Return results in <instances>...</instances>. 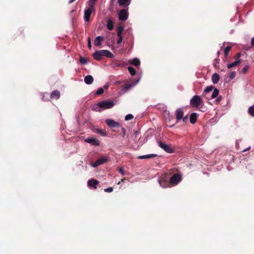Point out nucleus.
<instances>
[{
    "mask_svg": "<svg viewBox=\"0 0 254 254\" xmlns=\"http://www.w3.org/2000/svg\"><path fill=\"white\" fill-rule=\"evenodd\" d=\"M87 46L89 49H91L92 45H91V40H90V38H88V39Z\"/></svg>",
    "mask_w": 254,
    "mask_h": 254,
    "instance_id": "58836bf2",
    "label": "nucleus"
},
{
    "mask_svg": "<svg viewBox=\"0 0 254 254\" xmlns=\"http://www.w3.org/2000/svg\"><path fill=\"white\" fill-rule=\"evenodd\" d=\"M119 172L123 175H125L124 170L123 168H120L119 169Z\"/></svg>",
    "mask_w": 254,
    "mask_h": 254,
    "instance_id": "ea45409f",
    "label": "nucleus"
},
{
    "mask_svg": "<svg viewBox=\"0 0 254 254\" xmlns=\"http://www.w3.org/2000/svg\"><path fill=\"white\" fill-rule=\"evenodd\" d=\"M250 148H251V147H250V146H249V147H248L247 148H246V149H245L243 150L242 151V152H245V151H247V150H249Z\"/></svg>",
    "mask_w": 254,
    "mask_h": 254,
    "instance_id": "49530a36",
    "label": "nucleus"
},
{
    "mask_svg": "<svg viewBox=\"0 0 254 254\" xmlns=\"http://www.w3.org/2000/svg\"><path fill=\"white\" fill-rule=\"evenodd\" d=\"M158 145L160 147L168 153L173 152V149L171 147L170 145L167 144L162 141H158Z\"/></svg>",
    "mask_w": 254,
    "mask_h": 254,
    "instance_id": "0eeeda50",
    "label": "nucleus"
},
{
    "mask_svg": "<svg viewBox=\"0 0 254 254\" xmlns=\"http://www.w3.org/2000/svg\"><path fill=\"white\" fill-rule=\"evenodd\" d=\"M251 44L252 46H254V37L252 39Z\"/></svg>",
    "mask_w": 254,
    "mask_h": 254,
    "instance_id": "a18cd8bd",
    "label": "nucleus"
},
{
    "mask_svg": "<svg viewBox=\"0 0 254 254\" xmlns=\"http://www.w3.org/2000/svg\"><path fill=\"white\" fill-rule=\"evenodd\" d=\"M181 180V176L179 174H175L170 179V184L173 185L178 184Z\"/></svg>",
    "mask_w": 254,
    "mask_h": 254,
    "instance_id": "423d86ee",
    "label": "nucleus"
},
{
    "mask_svg": "<svg viewBox=\"0 0 254 254\" xmlns=\"http://www.w3.org/2000/svg\"><path fill=\"white\" fill-rule=\"evenodd\" d=\"M156 156H157V154H148V155H145L139 156L138 157V159H149L151 158L155 157Z\"/></svg>",
    "mask_w": 254,
    "mask_h": 254,
    "instance_id": "412c9836",
    "label": "nucleus"
},
{
    "mask_svg": "<svg viewBox=\"0 0 254 254\" xmlns=\"http://www.w3.org/2000/svg\"><path fill=\"white\" fill-rule=\"evenodd\" d=\"M159 183L163 188H166L170 186V182H168L164 177L161 178L159 180Z\"/></svg>",
    "mask_w": 254,
    "mask_h": 254,
    "instance_id": "4468645a",
    "label": "nucleus"
},
{
    "mask_svg": "<svg viewBox=\"0 0 254 254\" xmlns=\"http://www.w3.org/2000/svg\"><path fill=\"white\" fill-rule=\"evenodd\" d=\"M211 91H213L211 95L210 98H209L208 99H214L217 97L219 93V91L217 88H214V86L212 85H210L207 86L205 88L203 93L208 94L210 93Z\"/></svg>",
    "mask_w": 254,
    "mask_h": 254,
    "instance_id": "f03ea898",
    "label": "nucleus"
},
{
    "mask_svg": "<svg viewBox=\"0 0 254 254\" xmlns=\"http://www.w3.org/2000/svg\"><path fill=\"white\" fill-rule=\"evenodd\" d=\"M99 108H100V107L98 106V103L94 105L92 107V110L95 111H100Z\"/></svg>",
    "mask_w": 254,
    "mask_h": 254,
    "instance_id": "72a5a7b5",
    "label": "nucleus"
},
{
    "mask_svg": "<svg viewBox=\"0 0 254 254\" xmlns=\"http://www.w3.org/2000/svg\"><path fill=\"white\" fill-rule=\"evenodd\" d=\"M187 120V117H185L183 118V121L186 122Z\"/></svg>",
    "mask_w": 254,
    "mask_h": 254,
    "instance_id": "3c124183",
    "label": "nucleus"
},
{
    "mask_svg": "<svg viewBox=\"0 0 254 254\" xmlns=\"http://www.w3.org/2000/svg\"><path fill=\"white\" fill-rule=\"evenodd\" d=\"M88 185L90 187H93L94 189L97 188V185L99 184V182L95 179L89 180L88 181Z\"/></svg>",
    "mask_w": 254,
    "mask_h": 254,
    "instance_id": "dca6fc26",
    "label": "nucleus"
},
{
    "mask_svg": "<svg viewBox=\"0 0 254 254\" xmlns=\"http://www.w3.org/2000/svg\"><path fill=\"white\" fill-rule=\"evenodd\" d=\"M202 99L200 96L194 95L191 98V107L201 108L203 106Z\"/></svg>",
    "mask_w": 254,
    "mask_h": 254,
    "instance_id": "7ed1b4c3",
    "label": "nucleus"
},
{
    "mask_svg": "<svg viewBox=\"0 0 254 254\" xmlns=\"http://www.w3.org/2000/svg\"><path fill=\"white\" fill-rule=\"evenodd\" d=\"M248 68H249L248 65L245 66L244 67V68L243 69V71L244 73H246L247 72V71L248 70Z\"/></svg>",
    "mask_w": 254,
    "mask_h": 254,
    "instance_id": "79ce46f5",
    "label": "nucleus"
},
{
    "mask_svg": "<svg viewBox=\"0 0 254 254\" xmlns=\"http://www.w3.org/2000/svg\"><path fill=\"white\" fill-rule=\"evenodd\" d=\"M105 123L109 126V127L111 128H119L121 127L120 123L116 122L112 119L106 120Z\"/></svg>",
    "mask_w": 254,
    "mask_h": 254,
    "instance_id": "6e6552de",
    "label": "nucleus"
},
{
    "mask_svg": "<svg viewBox=\"0 0 254 254\" xmlns=\"http://www.w3.org/2000/svg\"><path fill=\"white\" fill-rule=\"evenodd\" d=\"M75 0H69V1H68V3L69 4H70V3H72V2H73Z\"/></svg>",
    "mask_w": 254,
    "mask_h": 254,
    "instance_id": "de8ad7c7",
    "label": "nucleus"
},
{
    "mask_svg": "<svg viewBox=\"0 0 254 254\" xmlns=\"http://www.w3.org/2000/svg\"><path fill=\"white\" fill-rule=\"evenodd\" d=\"M138 81V79L134 82L126 84L123 86V90L124 92L128 91L131 88L134 86Z\"/></svg>",
    "mask_w": 254,
    "mask_h": 254,
    "instance_id": "ddd939ff",
    "label": "nucleus"
},
{
    "mask_svg": "<svg viewBox=\"0 0 254 254\" xmlns=\"http://www.w3.org/2000/svg\"><path fill=\"white\" fill-rule=\"evenodd\" d=\"M197 117V114L196 113H191V124H193L196 122Z\"/></svg>",
    "mask_w": 254,
    "mask_h": 254,
    "instance_id": "b1692460",
    "label": "nucleus"
},
{
    "mask_svg": "<svg viewBox=\"0 0 254 254\" xmlns=\"http://www.w3.org/2000/svg\"><path fill=\"white\" fill-rule=\"evenodd\" d=\"M79 62L81 64H86L87 63V60L83 57H80V58L79 59Z\"/></svg>",
    "mask_w": 254,
    "mask_h": 254,
    "instance_id": "c756f323",
    "label": "nucleus"
},
{
    "mask_svg": "<svg viewBox=\"0 0 254 254\" xmlns=\"http://www.w3.org/2000/svg\"><path fill=\"white\" fill-rule=\"evenodd\" d=\"M220 79L219 75L217 73H214L212 74L211 80L212 82L214 84H216L218 82Z\"/></svg>",
    "mask_w": 254,
    "mask_h": 254,
    "instance_id": "a211bd4d",
    "label": "nucleus"
},
{
    "mask_svg": "<svg viewBox=\"0 0 254 254\" xmlns=\"http://www.w3.org/2000/svg\"><path fill=\"white\" fill-rule=\"evenodd\" d=\"M219 58H216L213 62V65L214 67H216L217 66V64H219Z\"/></svg>",
    "mask_w": 254,
    "mask_h": 254,
    "instance_id": "c9c22d12",
    "label": "nucleus"
},
{
    "mask_svg": "<svg viewBox=\"0 0 254 254\" xmlns=\"http://www.w3.org/2000/svg\"><path fill=\"white\" fill-rule=\"evenodd\" d=\"M98 133L102 135H105V133L102 130H98Z\"/></svg>",
    "mask_w": 254,
    "mask_h": 254,
    "instance_id": "a19ab883",
    "label": "nucleus"
},
{
    "mask_svg": "<svg viewBox=\"0 0 254 254\" xmlns=\"http://www.w3.org/2000/svg\"><path fill=\"white\" fill-rule=\"evenodd\" d=\"M94 78L92 76L88 75L84 77V82L87 84H91L93 83Z\"/></svg>",
    "mask_w": 254,
    "mask_h": 254,
    "instance_id": "f3484780",
    "label": "nucleus"
},
{
    "mask_svg": "<svg viewBox=\"0 0 254 254\" xmlns=\"http://www.w3.org/2000/svg\"><path fill=\"white\" fill-rule=\"evenodd\" d=\"M44 98H46V97H45V95L44 94V95L43 96V99L44 100Z\"/></svg>",
    "mask_w": 254,
    "mask_h": 254,
    "instance_id": "5fc2aeb1",
    "label": "nucleus"
},
{
    "mask_svg": "<svg viewBox=\"0 0 254 254\" xmlns=\"http://www.w3.org/2000/svg\"><path fill=\"white\" fill-rule=\"evenodd\" d=\"M231 49V47L230 46H227L224 50V54L225 57H227L229 52Z\"/></svg>",
    "mask_w": 254,
    "mask_h": 254,
    "instance_id": "c85d7f7f",
    "label": "nucleus"
},
{
    "mask_svg": "<svg viewBox=\"0 0 254 254\" xmlns=\"http://www.w3.org/2000/svg\"><path fill=\"white\" fill-rule=\"evenodd\" d=\"M222 99V97L221 96H219L217 98V99L216 100V102H220Z\"/></svg>",
    "mask_w": 254,
    "mask_h": 254,
    "instance_id": "c03bdc74",
    "label": "nucleus"
},
{
    "mask_svg": "<svg viewBox=\"0 0 254 254\" xmlns=\"http://www.w3.org/2000/svg\"><path fill=\"white\" fill-rule=\"evenodd\" d=\"M130 0H118V3L122 6H127L129 4Z\"/></svg>",
    "mask_w": 254,
    "mask_h": 254,
    "instance_id": "4be33fe9",
    "label": "nucleus"
},
{
    "mask_svg": "<svg viewBox=\"0 0 254 254\" xmlns=\"http://www.w3.org/2000/svg\"><path fill=\"white\" fill-rule=\"evenodd\" d=\"M104 93V90L102 88H99L97 91L96 94L97 95H100Z\"/></svg>",
    "mask_w": 254,
    "mask_h": 254,
    "instance_id": "473e14b6",
    "label": "nucleus"
},
{
    "mask_svg": "<svg viewBox=\"0 0 254 254\" xmlns=\"http://www.w3.org/2000/svg\"><path fill=\"white\" fill-rule=\"evenodd\" d=\"M113 190V188L112 187H110L107 189H105L104 190V191L106 192H111Z\"/></svg>",
    "mask_w": 254,
    "mask_h": 254,
    "instance_id": "e433bc0d",
    "label": "nucleus"
},
{
    "mask_svg": "<svg viewBox=\"0 0 254 254\" xmlns=\"http://www.w3.org/2000/svg\"><path fill=\"white\" fill-rule=\"evenodd\" d=\"M95 10V7H92V6H88V7L85 9L84 14V19L86 22H88L90 20L91 14L92 12Z\"/></svg>",
    "mask_w": 254,
    "mask_h": 254,
    "instance_id": "20e7f679",
    "label": "nucleus"
},
{
    "mask_svg": "<svg viewBox=\"0 0 254 254\" xmlns=\"http://www.w3.org/2000/svg\"><path fill=\"white\" fill-rule=\"evenodd\" d=\"M122 132H123V136H124L126 134V129H125V128L122 127Z\"/></svg>",
    "mask_w": 254,
    "mask_h": 254,
    "instance_id": "37998d69",
    "label": "nucleus"
},
{
    "mask_svg": "<svg viewBox=\"0 0 254 254\" xmlns=\"http://www.w3.org/2000/svg\"><path fill=\"white\" fill-rule=\"evenodd\" d=\"M85 141L87 143H90L93 145L99 146L100 141L98 139L95 138H87L85 139Z\"/></svg>",
    "mask_w": 254,
    "mask_h": 254,
    "instance_id": "9b49d317",
    "label": "nucleus"
},
{
    "mask_svg": "<svg viewBox=\"0 0 254 254\" xmlns=\"http://www.w3.org/2000/svg\"><path fill=\"white\" fill-rule=\"evenodd\" d=\"M108 160L109 159L107 157H102L99 158L93 163V167H97L98 166L107 162Z\"/></svg>",
    "mask_w": 254,
    "mask_h": 254,
    "instance_id": "9d476101",
    "label": "nucleus"
},
{
    "mask_svg": "<svg viewBox=\"0 0 254 254\" xmlns=\"http://www.w3.org/2000/svg\"><path fill=\"white\" fill-rule=\"evenodd\" d=\"M94 59L97 61H100L103 57H106L109 58H113L114 56L109 51L102 50L96 51L93 54Z\"/></svg>",
    "mask_w": 254,
    "mask_h": 254,
    "instance_id": "f257e3e1",
    "label": "nucleus"
},
{
    "mask_svg": "<svg viewBox=\"0 0 254 254\" xmlns=\"http://www.w3.org/2000/svg\"><path fill=\"white\" fill-rule=\"evenodd\" d=\"M249 114L254 117V106H251L248 109Z\"/></svg>",
    "mask_w": 254,
    "mask_h": 254,
    "instance_id": "cd10ccee",
    "label": "nucleus"
},
{
    "mask_svg": "<svg viewBox=\"0 0 254 254\" xmlns=\"http://www.w3.org/2000/svg\"><path fill=\"white\" fill-rule=\"evenodd\" d=\"M124 27L123 26H118L117 29V35L119 36L120 35H122V33L123 31H124Z\"/></svg>",
    "mask_w": 254,
    "mask_h": 254,
    "instance_id": "a878e982",
    "label": "nucleus"
},
{
    "mask_svg": "<svg viewBox=\"0 0 254 254\" xmlns=\"http://www.w3.org/2000/svg\"><path fill=\"white\" fill-rule=\"evenodd\" d=\"M240 57H241V53H238L236 55L237 60L235 62L232 63L228 64H227L228 68H231L232 67L236 66L240 62Z\"/></svg>",
    "mask_w": 254,
    "mask_h": 254,
    "instance_id": "f8f14e48",
    "label": "nucleus"
},
{
    "mask_svg": "<svg viewBox=\"0 0 254 254\" xmlns=\"http://www.w3.org/2000/svg\"><path fill=\"white\" fill-rule=\"evenodd\" d=\"M127 69H128L129 72L132 76H133L136 74L135 69L132 66H128Z\"/></svg>",
    "mask_w": 254,
    "mask_h": 254,
    "instance_id": "bb28decb",
    "label": "nucleus"
},
{
    "mask_svg": "<svg viewBox=\"0 0 254 254\" xmlns=\"http://www.w3.org/2000/svg\"><path fill=\"white\" fill-rule=\"evenodd\" d=\"M118 36L119 37V39L117 40V44H119L121 43V42H122V41H123V37H122V35H120Z\"/></svg>",
    "mask_w": 254,
    "mask_h": 254,
    "instance_id": "4c0bfd02",
    "label": "nucleus"
},
{
    "mask_svg": "<svg viewBox=\"0 0 254 254\" xmlns=\"http://www.w3.org/2000/svg\"><path fill=\"white\" fill-rule=\"evenodd\" d=\"M104 38L103 37L101 36H97L94 41V44L95 45L97 46H100L101 44V42L103 41Z\"/></svg>",
    "mask_w": 254,
    "mask_h": 254,
    "instance_id": "aec40b11",
    "label": "nucleus"
},
{
    "mask_svg": "<svg viewBox=\"0 0 254 254\" xmlns=\"http://www.w3.org/2000/svg\"><path fill=\"white\" fill-rule=\"evenodd\" d=\"M133 118V115H132L131 114H128V115H127L126 116L125 120L126 121H129V120H130L132 119Z\"/></svg>",
    "mask_w": 254,
    "mask_h": 254,
    "instance_id": "f704fd0d",
    "label": "nucleus"
},
{
    "mask_svg": "<svg viewBox=\"0 0 254 254\" xmlns=\"http://www.w3.org/2000/svg\"><path fill=\"white\" fill-rule=\"evenodd\" d=\"M125 180H127V179H126V178H123V179H122L121 180V182H124Z\"/></svg>",
    "mask_w": 254,
    "mask_h": 254,
    "instance_id": "09e8293b",
    "label": "nucleus"
},
{
    "mask_svg": "<svg viewBox=\"0 0 254 254\" xmlns=\"http://www.w3.org/2000/svg\"><path fill=\"white\" fill-rule=\"evenodd\" d=\"M220 54V51H218L217 53V55L218 57L219 56Z\"/></svg>",
    "mask_w": 254,
    "mask_h": 254,
    "instance_id": "603ef678",
    "label": "nucleus"
},
{
    "mask_svg": "<svg viewBox=\"0 0 254 254\" xmlns=\"http://www.w3.org/2000/svg\"><path fill=\"white\" fill-rule=\"evenodd\" d=\"M104 87L105 89H108V87H109V85H105Z\"/></svg>",
    "mask_w": 254,
    "mask_h": 254,
    "instance_id": "8fccbe9b",
    "label": "nucleus"
},
{
    "mask_svg": "<svg viewBox=\"0 0 254 254\" xmlns=\"http://www.w3.org/2000/svg\"><path fill=\"white\" fill-rule=\"evenodd\" d=\"M97 0H89L88 6H92V7H95V2Z\"/></svg>",
    "mask_w": 254,
    "mask_h": 254,
    "instance_id": "7c9ffc66",
    "label": "nucleus"
},
{
    "mask_svg": "<svg viewBox=\"0 0 254 254\" xmlns=\"http://www.w3.org/2000/svg\"><path fill=\"white\" fill-rule=\"evenodd\" d=\"M44 98H46V97H45V95L44 94V95L43 96V99L44 100Z\"/></svg>",
    "mask_w": 254,
    "mask_h": 254,
    "instance_id": "864d4df0",
    "label": "nucleus"
},
{
    "mask_svg": "<svg viewBox=\"0 0 254 254\" xmlns=\"http://www.w3.org/2000/svg\"><path fill=\"white\" fill-rule=\"evenodd\" d=\"M238 144V142L237 141V142H236V145H237V144Z\"/></svg>",
    "mask_w": 254,
    "mask_h": 254,
    "instance_id": "6e6d98bb",
    "label": "nucleus"
},
{
    "mask_svg": "<svg viewBox=\"0 0 254 254\" xmlns=\"http://www.w3.org/2000/svg\"><path fill=\"white\" fill-rule=\"evenodd\" d=\"M128 18V13L127 10L123 9L119 13V18L120 20L125 21Z\"/></svg>",
    "mask_w": 254,
    "mask_h": 254,
    "instance_id": "1a4fd4ad",
    "label": "nucleus"
},
{
    "mask_svg": "<svg viewBox=\"0 0 254 254\" xmlns=\"http://www.w3.org/2000/svg\"><path fill=\"white\" fill-rule=\"evenodd\" d=\"M235 76H236V72L232 71L230 73L228 77L230 80H232L235 77Z\"/></svg>",
    "mask_w": 254,
    "mask_h": 254,
    "instance_id": "2f4dec72",
    "label": "nucleus"
},
{
    "mask_svg": "<svg viewBox=\"0 0 254 254\" xmlns=\"http://www.w3.org/2000/svg\"><path fill=\"white\" fill-rule=\"evenodd\" d=\"M114 105L115 103L111 101H105L98 103V106H99L100 108L104 109H110L112 108Z\"/></svg>",
    "mask_w": 254,
    "mask_h": 254,
    "instance_id": "39448f33",
    "label": "nucleus"
},
{
    "mask_svg": "<svg viewBox=\"0 0 254 254\" xmlns=\"http://www.w3.org/2000/svg\"><path fill=\"white\" fill-rule=\"evenodd\" d=\"M107 28L109 30H112L114 28V24L113 21L111 19L108 20L107 25Z\"/></svg>",
    "mask_w": 254,
    "mask_h": 254,
    "instance_id": "393cba45",
    "label": "nucleus"
},
{
    "mask_svg": "<svg viewBox=\"0 0 254 254\" xmlns=\"http://www.w3.org/2000/svg\"><path fill=\"white\" fill-rule=\"evenodd\" d=\"M176 119L178 120L181 119L183 118V115H184L183 111L180 109H178L177 110V111L176 112Z\"/></svg>",
    "mask_w": 254,
    "mask_h": 254,
    "instance_id": "6ab92c4d",
    "label": "nucleus"
},
{
    "mask_svg": "<svg viewBox=\"0 0 254 254\" xmlns=\"http://www.w3.org/2000/svg\"><path fill=\"white\" fill-rule=\"evenodd\" d=\"M129 63L131 64L135 65V66H137V65H139L140 64V61L137 58H134L132 60H130Z\"/></svg>",
    "mask_w": 254,
    "mask_h": 254,
    "instance_id": "5701e85b",
    "label": "nucleus"
},
{
    "mask_svg": "<svg viewBox=\"0 0 254 254\" xmlns=\"http://www.w3.org/2000/svg\"><path fill=\"white\" fill-rule=\"evenodd\" d=\"M60 92L59 90H54L51 94L50 98L51 99H54L56 100H58L60 97Z\"/></svg>",
    "mask_w": 254,
    "mask_h": 254,
    "instance_id": "2eb2a0df",
    "label": "nucleus"
}]
</instances>
